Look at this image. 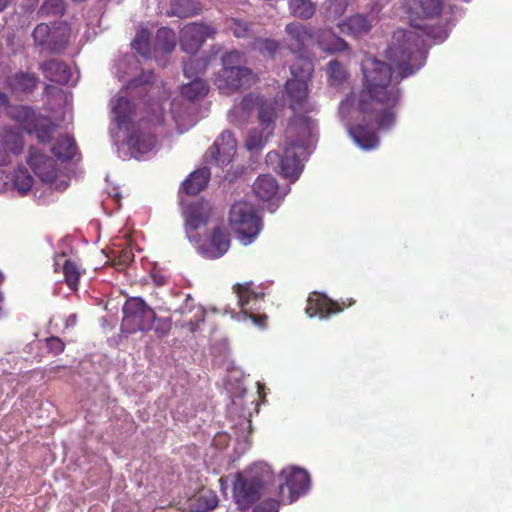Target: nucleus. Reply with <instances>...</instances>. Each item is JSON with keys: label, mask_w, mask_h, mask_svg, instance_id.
<instances>
[{"label": "nucleus", "mask_w": 512, "mask_h": 512, "mask_svg": "<svg viewBox=\"0 0 512 512\" xmlns=\"http://www.w3.org/2000/svg\"><path fill=\"white\" fill-rule=\"evenodd\" d=\"M393 39L395 42L389 47L387 57L396 66L397 74L394 75L389 64L375 57H366L362 63L363 88L357 107L365 118H373L378 130L390 129L395 124V109L402 94L399 84L423 67L426 61L415 32L398 30Z\"/></svg>", "instance_id": "obj_1"}, {"label": "nucleus", "mask_w": 512, "mask_h": 512, "mask_svg": "<svg viewBox=\"0 0 512 512\" xmlns=\"http://www.w3.org/2000/svg\"><path fill=\"white\" fill-rule=\"evenodd\" d=\"M154 79L152 71L142 72L138 77L131 79L125 89L112 101V115L119 129L128 131L126 143L130 150L145 154L153 149L156 136L153 130L164 123V109L159 103L149 105L150 114L142 117L136 125L131 124L135 114V104L127 98L147 94Z\"/></svg>", "instance_id": "obj_2"}, {"label": "nucleus", "mask_w": 512, "mask_h": 512, "mask_svg": "<svg viewBox=\"0 0 512 512\" xmlns=\"http://www.w3.org/2000/svg\"><path fill=\"white\" fill-rule=\"evenodd\" d=\"M222 69L215 77V85L224 94L248 88L256 81L255 73L244 65V55L232 50L221 57Z\"/></svg>", "instance_id": "obj_3"}, {"label": "nucleus", "mask_w": 512, "mask_h": 512, "mask_svg": "<svg viewBox=\"0 0 512 512\" xmlns=\"http://www.w3.org/2000/svg\"><path fill=\"white\" fill-rule=\"evenodd\" d=\"M273 481L274 474L269 466H254L246 474H237L233 483V497L241 509H246L260 499L262 492Z\"/></svg>", "instance_id": "obj_4"}, {"label": "nucleus", "mask_w": 512, "mask_h": 512, "mask_svg": "<svg viewBox=\"0 0 512 512\" xmlns=\"http://www.w3.org/2000/svg\"><path fill=\"white\" fill-rule=\"evenodd\" d=\"M228 221L243 245L251 244L262 229V219L257 215L254 206L246 201L232 204Z\"/></svg>", "instance_id": "obj_5"}, {"label": "nucleus", "mask_w": 512, "mask_h": 512, "mask_svg": "<svg viewBox=\"0 0 512 512\" xmlns=\"http://www.w3.org/2000/svg\"><path fill=\"white\" fill-rule=\"evenodd\" d=\"M122 330L126 333L148 331L156 319L154 309L140 297L128 298L123 306Z\"/></svg>", "instance_id": "obj_6"}, {"label": "nucleus", "mask_w": 512, "mask_h": 512, "mask_svg": "<svg viewBox=\"0 0 512 512\" xmlns=\"http://www.w3.org/2000/svg\"><path fill=\"white\" fill-rule=\"evenodd\" d=\"M182 215L187 238L192 243H198L199 237L196 232L209 223L212 216V205L204 199H198L187 204Z\"/></svg>", "instance_id": "obj_7"}, {"label": "nucleus", "mask_w": 512, "mask_h": 512, "mask_svg": "<svg viewBox=\"0 0 512 512\" xmlns=\"http://www.w3.org/2000/svg\"><path fill=\"white\" fill-rule=\"evenodd\" d=\"M354 304L355 301L351 298L339 302L332 300L323 293L312 292L307 298L305 313L310 318L318 316L320 319H328Z\"/></svg>", "instance_id": "obj_8"}, {"label": "nucleus", "mask_w": 512, "mask_h": 512, "mask_svg": "<svg viewBox=\"0 0 512 512\" xmlns=\"http://www.w3.org/2000/svg\"><path fill=\"white\" fill-rule=\"evenodd\" d=\"M285 130L286 143L296 146L299 151L306 152L311 140L314 121L308 113L295 112Z\"/></svg>", "instance_id": "obj_9"}, {"label": "nucleus", "mask_w": 512, "mask_h": 512, "mask_svg": "<svg viewBox=\"0 0 512 512\" xmlns=\"http://www.w3.org/2000/svg\"><path fill=\"white\" fill-rule=\"evenodd\" d=\"M304 153L305 152L299 151L296 146L285 142L283 154L279 155L278 152L271 151L266 155V162L268 164L278 162L280 172L283 176L295 180L302 172L303 165L300 156Z\"/></svg>", "instance_id": "obj_10"}, {"label": "nucleus", "mask_w": 512, "mask_h": 512, "mask_svg": "<svg viewBox=\"0 0 512 512\" xmlns=\"http://www.w3.org/2000/svg\"><path fill=\"white\" fill-rule=\"evenodd\" d=\"M216 34L211 25L192 22L186 24L180 31V46L188 54L196 53L208 37Z\"/></svg>", "instance_id": "obj_11"}, {"label": "nucleus", "mask_w": 512, "mask_h": 512, "mask_svg": "<svg viewBox=\"0 0 512 512\" xmlns=\"http://www.w3.org/2000/svg\"><path fill=\"white\" fill-rule=\"evenodd\" d=\"M24 150V137L20 128L11 125L0 127V166L11 163L12 156L20 155Z\"/></svg>", "instance_id": "obj_12"}, {"label": "nucleus", "mask_w": 512, "mask_h": 512, "mask_svg": "<svg viewBox=\"0 0 512 512\" xmlns=\"http://www.w3.org/2000/svg\"><path fill=\"white\" fill-rule=\"evenodd\" d=\"M233 291L238 297V305L241 307V314L244 315L245 318L251 319L256 326L264 328L268 319L267 315L255 314L252 312L253 307L247 308L251 301L256 303L260 300H263L264 293L255 292L253 290L252 282L235 284L233 286Z\"/></svg>", "instance_id": "obj_13"}, {"label": "nucleus", "mask_w": 512, "mask_h": 512, "mask_svg": "<svg viewBox=\"0 0 512 512\" xmlns=\"http://www.w3.org/2000/svg\"><path fill=\"white\" fill-rule=\"evenodd\" d=\"M281 476L285 478V482L279 485V494L284 497V491L287 488L289 492V503L296 501L300 495L304 494L309 489L310 477L304 469H284L281 472Z\"/></svg>", "instance_id": "obj_14"}, {"label": "nucleus", "mask_w": 512, "mask_h": 512, "mask_svg": "<svg viewBox=\"0 0 512 512\" xmlns=\"http://www.w3.org/2000/svg\"><path fill=\"white\" fill-rule=\"evenodd\" d=\"M198 252L207 259L222 257L230 247V234L223 226L214 227L210 238L205 242L196 243Z\"/></svg>", "instance_id": "obj_15"}, {"label": "nucleus", "mask_w": 512, "mask_h": 512, "mask_svg": "<svg viewBox=\"0 0 512 512\" xmlns=\"http://www.w3.org/2000/svg\"><path fill=\"white\" fill-rule=\"evenodd\" d=\"M237 149V142L232 132L224 131L215 140L214 144L206 152V159L214 161L219 166L229 164Z\"/></svg>", "instance_id": "obj_16"}, {"label": "nucleus", "mask_w": 512, "mask_h": 512, "mask_svg": "<svg viewBox=\"0 0 512 512\" xmlns=\"http://www.w3.org/2000/svg\"><path fill=\"white\" fill-rule=\"evenodd\" d=\"M285 92L289 99V107L294 112L309 113L313 111V106L308 100L309 82L288 79L285 83Z\"/></svg>", "instance_id": "obj_17"}, {"label": "nucleus", "mask_w": 512, "mask_h": 512, "mask_svg": "<svg viewBox=\"0 0 512 512\" xmlns=\"http://www.w3.org/2000/svg\"><path fill=\"white\" fill-rule=\"evenodd\" d=\"M27 164L43 182L52 183L57 177L54 160L43 154L37 147L29 148Z\"/></svg>", "instance_id": "obj_18"}, {"label": "nucleus", "mask_w": 512, "mask_h": 512, "mask_svg": "<svg viewBox=\"0 0 512 512\" xmlns=\"http://www.w3.org/2000/svg\"><path fill=\"white\" fill-rule=\"evenodd\" d=\"M39 83V77L33 72L18 71L6 78V86L14 94H31Z\"/></svg>", "instance_id": "obj_19"}, {"label": "nucleus", "mask_w": 512, "mask_h": 512, "mask_svg": "<svg viewBox=\"0 0 512 512\" xmlns=\"http://www.w3.org/2000/svg\"><path fill=\"white\" fill-rule=\"evenodd\" d=\"M43 76L50 82L66 85L72 76L70 67L63 61L50 59L39 66Z\"/></svg>", "instance_id": "obj_20"}, {"label": "nucleus", "mask_w": 512, "mask_h": 512, "mask_svg": "<svg viewBox=\"0 0 512 512\" xmlns=\"http://www.w3.org/2000/svg\"><path fill=\"white\" fill-rule=\"evenodd\" d=\"M313 42L326 53L334 54L348 49L347 43L330 29H318L314 32Z\"/></svg>", "instance_id": "obj_21"}, {"label": "nucleus", "mask_w": 512, "mask_h": 512, "mask_svg": "<svg viewBox=\"0 0 512 512\" xmlns=\"http://www.w3.org/2000/svg\"><path fill=\"white\" fill-rule=\"evenodd\" d=\"M41 114L37 113L31 106L13 104L7 116L18 123L28 134H33L35 123Z\"/></svg>", "instance_id": "obj_22"}, {"label": "nucleus", "mask_w": 512, "mask_h": 512, "mask_svg": "<svg viewBox=\"0 0 512 512\" xmlns=\"http://www.w3.org/2000/svg\"><path fill=\"white\" fill-rule=\"evenodd\" d=\"M285 32L294 42L291 51L298 53L304 51L308 41H313L315 31L302 23L291 22L286 25Z\"/></svg>", "instance_id": "obj_23"}, {"label": "nucleus", "mask_w": 512, "mask_h": 512, "mask_svg": "<svg viewBox=\"0 0 512 512\" xmlns=\"http://www.w3.org/2000/svg\"><path fill=\"white\" fill-rule=\"evenodd\" d=\"M411 14L423 18H438L443 11V0H407Z\"/></svg>", "instance_id": "obj_24"}, {"label": "nucleus", "mask_w": 512, "mask_h": 512, "mask_svg": "<svg viewBox=\"0 0 512 512\" xmlns=\"http://www.w3.org/2000/svg\"><path fill=\"white\" fill-rule=\"evenodd\" d=\"M376 22V17L364 14H355L347 18L341 24V30L347 31L349 34L358 37L367 34L373 24Z\"/></svg>", "instance_id": "obj_25"}, {"label": "nucleus", "mask_w": 512, "mask_h": 512, "mask_svg": "<svg viewBox=\"0 0 512 512\" xmlns=\"http://www.w3.org/2000/svg\"><path fill=\"white\" fill-rule=\"evenodd\" d=\"M209 168L202 167L193 171L182 183V188L187 195H197L204 190L210 180Z\"/></svg>", "instance_id": "obj_26"}, {"label": "nucleus", "mask_w": 512, "mask_h": 512, "mask_svg": "<svg viewBox=\"0 0 512 512\" xmlns=\"http://www.w3.org/2000/svg\"><path fill=\"white\" fill-rule=\"evenodd\" d=\"M349 134L354 142L364 150L374 149L379 144V137L370 128L365 125L358 124L349 129Z\"/></svg>", "instance_id": "obj_27"}, {"label": "nucleus", "mask_w": 512, "mask_h": 512, "mask_svg": "<svg viewBox=\"0 0 512 512\" xmlns=\"http://www.w3.org/2000/svg\"><path fill=\"white\" fill-rule=\"evenodd\" d=\"M278 188L276 179L268 174L258 176L253 184L254 193L264 201H269L274 198L278 192Z\"/></svg>", "instance_id": "obj_28"}, {"label": "nucleus", "mask_w": 512, "mask_h": 512, "mask_svg": "<svg viewBox=\"0 0 512 512\" xmlns=\"http://www.w3.org/2000/svg\"><path fill=\"white\" fill-rule=\"evenodd\" d=\"M77 150V145L73 137L69 135H61L51 148L55 157L60 160H71Z\"/></svg>", "instance_id": "obj_29"}, {"label": "nucleus", "mask_w": 512, "mask_h": 512, "mask_svg": "<svg viewBox=\"0 0 512 512\" xmlns=\"http://www.w3.org/2000/svg\"><path fill=\"white\" fill-rule=\"evenodd\" d=\"M202 11L199 0H171V12L180 18L193 17Z\"/></svg>", "instance_id": "obj_30"}, {"label": "nucleus", "mask_w": 512, "mask_h": 512, "mask_svg": "<svg viewBox=\"0 0 512 512\" xmlns=\"http://www.w3.org/2000/svg\"><path fill=\"white\" fill-rule=\"evenodd\" d=\"M35 124L33 134L36 135L37 140L43 144L50 143L53 135L58 129V125L52 122L50 118L43 115L39 116Z\"/></svg>", "instance_id": "obj_31"}, {"label": "nucleus", "mask_w": 512, "mask_h": 512, "mask_svg": "<svg viewBox=\"0 0 512 512\" xmlns=\"http://www.w3.org/2000/svg\"><path fill=\"white\" fill-rule=\"evenodd\" d=\"M314 72V64L308 57H297L296 60L290 66V73L292 77L290 79L305 80L310 82Z\"/></svg>", "instance_id": "obj_32"}, {"label": "nucleus", "mask_w": 512, "mask_h": 512, "mask_svg": "<svg viewBox=\"0 0 512 512\" xmlns=\"http://www.w3.org/2000/svg\"><path fill=\"white\" fill-rule=\"evenodd\" d=\"M208 90L209 87L207 83L203 79L195 77L189 83L181 86V95L190 101H194L198 98L205 97Z\"/></svg>", "instance_id": "obj_33"}, {"label": "nucleus", "mask_w": 512, "mask_h": 512, "mask_svg": "<svg viewBox=\"0 0 512 512\" xmlns=\"http://www.w3.org/2000/svg\"><path fill=\"white\" fill-rule=\"evenodd\" d=\"M175 32L167 27H161L156 32L155 48L162 53H171L176 47Z\"/></svg>", "instance_id": "obj_34"}, {"label": "nucleus", "mask_w": 512, "mask_h": 512, "mask_svg": "<svg viewBox=\"0 0 512 512\" xmlns=\"http://www.w3.org/2000/svg\"><path fill=\"white\" fill-rule=\"evenodd\" d=\"M290 14L302 20L311 19L316 12V5L311 0H289Z\"/></svg>", "instance_id": "obj_35"}, {"label": "nucleus", "mask_w": 512, "mask_h": 512, "mask_svg": "<svg viewBox=\"0 0 512 512\" xmlns=\"http://www.w3.org/2000/svg\"><path fill=\"white\" fill-rule=\"evenodd\" d=\"M64 281L69 289L76 291L78 289L79 281L82 275L80 266L71 259H65L62 267Z\"/></svg>", "instance_id": "obj_36"}, {"label": "nucleus", "mask_w": 512, "mask_h": 512, "mask_svg": "<svg viewBox=\"0 0 512 512\" xmlns=\"http://www.w3.org/2000/svg\"><path fill=\"white\" fill-rule=\"evenodd\" d=\"M276 107L275 103L263 100L259 102L258 106V119L264 129H273L274 122L276 120Z\"/></svg>", "instance_id": "obj_37"}, {"label": "nucleus", "mask_w": 512, "mask_h": 512, "mask_svg": "<svg viewBox=\"0 0 512 512\" xmlns=\"http://www.w3.org/2000/svg\"><path fill=\"white\" fill-rule=\"evenodd\" d=\"M327 76L329 85L337 87L347 80L348 71L341 62L334 59L327 64Z\"/></svg>", "instance_id": "obj_38"}, {"label": "nucleus", "mask_w": 512, "mask_h": 512, "mask_svg": "<svg viewBox=\"0 0 512 512\" xmlns=\"http://www.w3.org/2000/svg\"><path fill=\"white\" fill-rule=\"evenodd\" d=\"M34 183L33 177L28 170L24 167H19L13 172L12 185L21 195L26 194L31 190Z\"/></svg>", "instance_id": "obj_39"}, {"label": "nucleus", "mask_w": 512, "mask_h": 512, "mask_svg": "<svg viewBox=\"0 0 512 512\" xmlns=\"http://www.w3.org/2000/svg\"><path fill=\"white\" fill-rule=\"evenodd\" d=\"M150 32L148 29H140L137 31L135 38L132 41V48L143 57H150Z\"/></svg>", "instance_id": "obj_40"}, {"label": "nucleus", "mask_w": 512, "mask_h": 512, "mask_svg": "<svg viewBox=\"0 0 512 512\" xmlns=\"http://www.w3.org/2000/svg\"><path fill=\"white\" fill-rule=\"evenodd\" d=\"M68 42L69 33L67 29L53 32L48 42L47 49L53 54H60L66 49Z\"/></svg>", "instance_id": "obj_41"}, {"label": "nucleus", "mask_w": 512, "mask_h": 512, "mask_svg": "<svg viewBox=\"0 0 512 512\" xmlns=\"http://www.w3.org/2000/svg\"><path fill=\"white\" fill-rule=\"evenodd\" d=\"M226 26L235 37L245 38L248 37L252 24L238 18H229L226 20Z\"/></svg>", "instance_id": "obj_42"}, {"label": "nucleus", "mask_w": 512, "mask_h": 512, "mask_svg": "<svg viewBox=\"0 0 512 512\" xmlns=\"http://www.w3.org/2000/svg\"><path fill=\"white\" fill-rule=\"evenodd\" d=\"M64 12L65 4L63 0H45L39 9V14L42 16H62Z\"/></svg>", "instance_id": "obj_43"}, {"label": "nucleus", "mask_w": 512, "mask_h": 512, "mask_svg": "<svg viewBox=\"0 0 512 512\" xmlns=\"http://www.w3.org/2000/svg\"><path fill=\"white\" fill-rule=\"evenodd\" d=\"M52 32L51 28L46 23L38 24L33 30L32 36L37 45H46L48 46V42L51 38Z\"/></svg>", "instance_id": "obj_44"}, {"label": "nucleus", "mask_w": 512, "mask_h": 512, "mask_svg": "<svg viewBox=\"0 0 512 512\" xmlns=\"http://www.w3.org/2000/svg\"><path fill=\"white\" fill-rule=\"evenodd\" d=\"M258 49L262 54H267L271 57H274L277 51L279 50L280 44L275 39H259L257 41Z\"/></svg>", "instance_id": "obj_45"}, {"label": "nucleus", "mask_w": 512, "mask_h": 512, "mask_svg": "<svg viewBox=\"0 0 512 512\" xmlns=\"http://www.w3.org/2000/svg\"><path fill=\"white\" fill-rule=\"evenodd\" d=\"M205 65L201 60L190 59L184 63L183 72L184 75L191 79L194 76L198 77L197 74L204 71Z\"/></svg>", "instance_id": "obj_46"}, {"label": "nucleus", "mask_w": 512, "mask_h": 512, "mask_svg": "<svg viewBox=\"0 0 512 512\" xmlns=\"http://www.w3.org/2000/svg\"><path fill=\"white\" fill-rule=\"evenodd\" d=\"M205 312L201 307L197 308V311L193 319L185 320L182 327H186L190 332H195L200 323L204 321Z\"/></svg>", "instance_id": "obj_47"}, {"label": "nucleus", "mask_w": 512, "mask_h": 512, "mask_svg": "<svg viewBox=\"0 0 512 512\" xmlns=\"http://www.w3.org/2000/svg\"><path fill=\"white\" fill-rule=\"evenodd\" d=\"M253 512H279V502L276 499H266L253 508Z\"/></svg>", "instance_id": "obj_48"}, {"label": "nucleus", "mask_w": 512, "mask_h": 512, "mask_svg": "<svg viewBox=\"0 0 512 512\" xmlns=\"http://www.w3.org/2000/svg\"><path fill=\"white\" fill-rule=\"evenodd\" d=\"M46 346L48 350L53 353L54 355L61 354L65 349V343L62 341V339L51 336L46 339Z\"/></svg>", "instance_id": "obj_49"}, {"label": "nucleus", "mask_w": 512, "mask_h": 512, "mask_svg": "<svg viewBox=\"0 0 512 512\" xmlns=\"http://www.w3.org/2000/svg\"><path fill=\"white\" fill-rule=\"evenodd\" d=\"M134 254L131 249L125 248L118 252V255L114 259V265L125 266L132 262Z\"/></svg>", "instance_id": "obj_50"}, {"label": "nucleus", "mask_w": 512, "mask_h": 512, "mask_svg": "<svg viewBox=\"0 0 512 512\" xmlns=\"http://www.w3.org/2000/svg\"><path fill=\"white\" fill-rule=\"evenodd\" d=\"M262 145V137L256 133L250 134L246 140V147L250 151L258 150Z\"/></svg>", "instance_id": "obj_51"}, {"label": "nucleus", "mask_w": 512, "mask_h": 512, "mask_svg": "<svg viewBox=\"0 0 512 512\" xmlns=\"http://www.w3.org/2000/svg\"><path fill=\"white\" fill-rule=\"evenodd\" d=\"M199 501H203L205 503V508L208 510L214 509L218 504L217 496L211 492L200 495Z\"/></svg>", "instance_id": "obj_52"}, {"label": "nucleus", "mask_w": 512, "mask_h": 512, "mask_svg": "<svg viewBox=\"0 0 512 512\" xmlns=\"http://www.w3.org/2000/svg\"><path fill=\"white\" fill-rule=\"evenodd\" d=\"M151 279L153 283L158 287L164 286L167 283L166 275L157 269H153L151 271Z\"/></svg>", "instance_id": "obj_53"}, {"label": "nucleus", "mask_w": 512, "mask_h": 512, "mask_svg": "<svg viewBox=\"0 0 512 512\" xmlns=\"http://www.w3.org/2000/svg\"><path fill=\"white\" fill-rule=\"evenodd\" d=\"M12 106L13 104L11 103L9 96L4 92H0V113L3 111L7 113Z\"/></svg>", "instance_id": "obj_54"}, {"label": "nucleus", "mask_w": 512, "mask_h": 512, "mask_svg": "<svg viewBox=\"0 0 512 512\" xmlns=\"http://www.w3.org/2000/svg\"><path fill=\"white\" fill-rule=\"evenodd\" d=\"M76 320H77L76 315H75V314H71V315L68 317V319H67V321H66L65 326H66V327L74 326V325L76 324Z\"/></svg>", "instance_id": "obj_55"}, {"label": "nucleus", "mask_w": 512, "mask_h": 512, "mask_svg": "<svg viewBox=\"0 0 512 512\" xmlns=\"http://www.w3.org/2000/svg\"><path fill=\"white\" fill-rule=\"evenodd\" d=\"M13 0H0V13L4 11Z\"/></svg>", "instance_id": "obj_56"}, {"label": "nucleus", "mask_w": 512, "mask_h": 512, "mask_svg": "<svg viewBox=\"0 0 512 512\" xmlns=\"http://www.w3.org/2000/svg\"><path fill=\"white\" fill-rule=\"evenodd\" d=\"M52 89H53V87L50 84H46L45 87H44V92L46 94H50Z\"/></svg>", "instance_id": "obj_57"}, {"label": "nucleus", "mask_w": 512, "mask_h": 512, "mask_svg": "<svg viewBox=\"0 0 512 512\" xmlns=\"http://www.w3.org/2000/svg\"><path fill=\"white\" fill-rule=\"evenodd\" d=\"M5 277L3 275V273L0 271V285L3 283Z\"/></svg>", "instance_id": "obj_58"}, {"label": "nucleus", "mask_w": 512, "mask_h": 512, "mask_svg": "<svg viewBox=\"0 0 512 512\" xmlns=\"http://www.w3.org/2000/svg\"><path fill=\"white\" fill-rule=\"evenodd\" d=\"M251 97H252L251 95L246 96V97L244 98V100H243V104L245 105V103H246L248 100H250V99H251Z\"/></svg>", "instance_id": "obj_59"}]
</instances>
